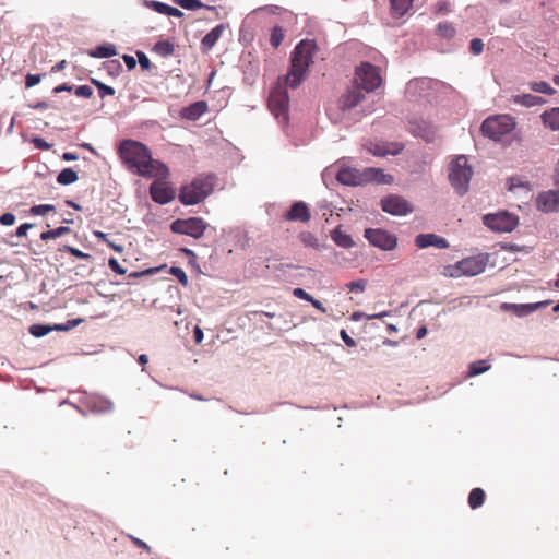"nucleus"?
<instances>
[{
    "label": "nucleus",
    "mask_w": 559,
    "mask_h": 559,
    "mask_svg": "<svg viewBox=\"0 0 559 559\" xmlns=\"http://www.w3.org/2000/svg\"><path fill=\"white\" fill-rule=\"evenodd\" d=\"M368 285V282L367 280L365 278H359L357 281H353V282H349L345 285V287L347 289H349L350 292H357V293H362L365 292L366 287Z\"/></svg>",
    "instance_id": "nucleus-44"
},
{
    "label": "nucleus",
    "mask_w": 559,
    "mask_h": 559,
    "mask_svg": "<svg viewBox=\"0 0 559 559\" xmlns=\"http://www.w3.org/2000/svg\"><path fill=\"white\" fill-rule=\"evenodd\" d=\"M552 180L555 186L559 187V160L556 163Z\"/></svg>",
    "instance_id": "nucleus-64"
},
{
    "label": "nucleus",
    "mask_w": 559,
    "mask_h": 559,
    "mask_svg": "<svg viewBox=\"0 0 559 559\" xmlns=\"http://www.w3.org/2000/svg\"><path fill=\"white\" fill-rule=\"evenodd\" d=\"M515 126V120L510 115H496L485 119L480 130L484 136L499 142L503 136L510 134Z\"/></svg>",
    "instance_id": "nucleus-7"
},
{
    "label": "nucleus",
    "mask_w": 559,
    "mask_h": 559,
    "mask_svg": "<svg viewBox=\"0 0 559 559\" xmlns=\"http://www.w3.org/2000/svg\"><path fill=\"white\" fill-rule=\"evenodd\" d=\"M150 195L154 202L165 205L176 198V192L168 182L155 180L150 186Z\"/></svg>",
    "instance_id": "nucleus-13"
},
{
    "label": "nucleus",
    "mask_w": 559,
    "mask_h": 559,
    "mask_svg": "<svg viewBox=\"0 0 559 559\" xmlns=\"http://www.w3.org/2000/svg\"><path fill=\"white\" fill-rule=\"evenodd\" d=\"M226 29L225 24H219L215 26L213 29H211L201 40V47L204 51L211 50L221 36L223 35V32Z\"/></svg>",
    "instance_id": "nucleus-22"
},
{
    "label": "nucleus",
    "mask_w": 559,
    "mask_h": 559,
    "mask_svg": "<svg viewBox=\"0 0 559 559\" xmlns=\"http://www.w3.org/2000/svg\"><path fill=\"white\" fill-rule=\"evenodd\" d=\"M293 295L299 299H302V300H306V301H310L312 296L310 294H308L305 289L302 288H295L293 290Z\"/></svg>",
    "instance_id": "nucleus-55"
},
{
    "label": "nucleus",
    "mask_w": 559,
    "mask_h": 559,
    "mask_svg": "<svg viewBox=\"0 0 559 559\" xmlns=\"http://www.w3.org/2000/svg\"><path fill=\"white\" fill-rule=\"evenodd\" d=\"M153 51L163 58H167L174 53L175 45L169 40H158L154 45Z\"/></svg>",
    "instance_id": "nucleus-30"
},
{
    "label": "nucleus",
    "mask_w": 559,
    "mask_h": 559,
    "mask_svg": "<svg viewBox=\"0 0 559 559\" xmlns=\"http://www.w3.org/2000/svg\"><path fill=\"white\" fill-rule=\"evenodd\" d=\"M542 119L546 127L554 131L559 130V107L545 111L542 115Z\"/></svg>",
    "instance_id": "nucleus-28"
},
{
    "label": "nucleus",
    "mask_w": 559,
    "mask_h": 559,
    "mask_svg": "<svg viewBox=\"0 0 559 559\" xmlns=\"http://www.w3.org/2000/svg\"><path fill=\"white\" fill-rule=\"evenodd\" d=\"M366 150L374 156L385 157L388 155H397L402 152L403 145L400 143L374 142L370 141L365 145Z\"/></svg>",
    "instance_id": "nucleus-17"
},
{
    "label": "nucleus",
    "mask_w": 559,
    "mask_h": 559,
    "mask_svg": "<svg viewBox=\"0 0 559 559\" xmlns=\"http://www.w3.org/2000/svg\"><path fill=\"white\" fill-rule=\"evenodd\" d=\"M136 57H138L140 67L143 70H150L151 69L152 63H151L150 59L147 58V56L143 51H136Z\"/></svg>",
    "instance_id": "nucleus-52"
},
{
    "label": "nucleus",
    "mask_w": 559,
    "mask_h": 559,
    "mask_svg": "<svg viewBox=\"0 0 559 559\" xmlns=\"http://www.w3.org/2000/svg\"><path fill=\"white\" fill-rule=\"evenodd\" d=\"M485 500V491L481 488H474L468 496V504L472 509H477L483 506Z\"/></svg>",
    "instance_id": "nucleus-33"
},
{
    "label": "nucleus",
    "mask_w": 559,
    "mask_h": 559,
    "mask_svg": "<svg viewBox=\"0 0 559 559\" xmlns=\"http://www.w3.org/2000/svg\"><path fill=\"white\" fill-rule=\"evenodd\" d=\"M78 158H79V156L72 152H64L62 154V159L66 162H73V160H76Z\"/></svg>",
    "instance_id": "nucleus-63"
},
{
    "label": "nucleus",
    "mask_w": 559,
    "mask_h": 559,
    "mask_svg": "<svg viewBox=\"0 0 559 559\" xmlns=\"http://www.w3.org/2000/svg\"><path fill=\"white\" fill-rule=\"evenodd\" d=\"M365 93L358 85L354 83L349 86L345 93L338 99V108L342 111H347L355 108L365 98Z\"/></svg>",
    "instance_id": "nucleus-15"
},
{
    "label": "nucleus",
    "mask_w": 559,
    "mask_h": 559,
    "mask_svg": "<svg viewBox=\"0 0 559 559\" xmlns=\"http://www.w3.org/2000/svg\"><path fill=\"white\" fill-rule=\"evenodd\" d=\"M364 237L371 246L383 251H392L397 246V238L381 228H367L365 229Z\"/></svg>",
    "instance_id": "nucleus-11"
},
{
    "label": "nucleus",
    "mask_w": 559,
    "mask_h": 559,
    "mask_svg": "<svg viewBox=\"0 0 559 559\" xmlns=\"http://www.w3.org/2000/svg\"><path fill=\"white\" fill-rule=\"evenodd\" d=\"M340 335H341V338L343 340V342L349 346V347H354L356 346V342L354 341V338H352L347 332L345 330H341L340 332Z\"/></svg>",
    "instance_id": "nucleus-57"
},
{
    "label": "nucleus",
    "mask_w": 559,
    "mask_h": 559,
    "mask_svg": "<svg viewBox=\"0 0 559 559\" xmlns=\"http://www.w3.org/2000/svg\"><path fill=\"white\" fill-rule=\"evenodd\" d=\"M311 302V305L317 308L318 310H320L321 312L325 313L326 312V309L325 307L323 306V304L318 300V299H314L313 297L311 298V300L309 301Z\"/></svg>",
    "instance_id": "nucleus-62"
},
{
    "label": "nucleus",
    "mask_w": 559,
    "mask_h": 559,
    "mask_svg": "<svg viewBox=\"0 0 559 559\" xmlns=\"http://www.w3.org/2000/svg\"><path fill=\"white\" fill-rule=\"evenodd\" d=\"M353 83L366 93L376 91L382 84L379 68L370 62H361L356 67Z\"/></svg>",
    "instance_id": "nucleus-8"
},
{
    "label": "nucleus",
    "mask_w": 559,
    "mask_h": 559,
    "mask_svg": "<svg viewBox=\"0 0 559 559\" xmlns=\"http://www.w3.org/2000/svg\"><path fill=\"white\" fill-rule=\"evenodd\" d=\"M289 86L285 79H278L271 87L269 94V109L281 124H287L289 110V96L286 87Z\"/></svg>",
    "instance_id": "nucleus-5"
},
{
    "label": "nucleus",
    "mask_w": 559,
    "mask_h": 559,
    "mask_svg": "<svg viewBox=\"0 0 559 559\" xmlns=\"http://www.w3.org/2000/svg\"><path fill=\"white\" fill-rule=\"evenodd\" d=\"M82 322H83V319H81V318L71 319V320H68L66 323L55 324V329H56V331H69L71 329L78 326Z\"/></svg>",
    "instance_id": "nucleus-46"
},
{
    "label": "nucleus",
    "mask_w": 559,
    "mask_h": 559,
    "mask_svg": "<svg viewBox=\"0 0 559 559\" xmlns=\"http://www.w3.org/2000/svg\"><path fill=\"white\" fill-rule=\"evenodd\" d=\"M142 4L145 8L151 9V10H153L159 14H164V15L168 14V11L170 8L169 4L157 1V0H142Z\"/></svg>",
    "instance_id": "nucleus-36"
},
{
    "label": "nucleus",
    "mask_w": 559,
    "mask_h": 559,
    "mask_svg": "<svg viewBox=\"0 0 559 559\" xmlns=\"http://www.w3.org/2000/svg\"><path fill=\"white\" fill-rule=\"evenodd\" d=\"M108 266L110 267L111 271H114L115 273L119 274V275H123L127 273V270L124 267H122L119 262L117 261V259L115 258H110L108 260Z\"/></svg>",
    "instance_id": "nucleus-51"
},
{
    "label": "nucleus",
    "mask_w": 559,
    "mask_h": 559,
    "mask_svg": "<svg viewBox=\"0 0 559 559\" xmlns=\"http://www.w3.org/2000/svg\"><path fill=\"white\" fill-rule=\"evenodd\" d=\"M415 245L425 249L428 247H436L439 249H447L450 247L448 240L443 237H440L436 234H419L415 237Z\"/></svg>",
    "instance_id": "nucleus-20"
},
{
    "label": "nucleus",
    "mask_w": 559,
    "mask_h": 559,
    "mask_svg": "<svg viewBox=\"0 0 559 559\" xmlns=\"http://www.w3.org/2000/svg\"><path fill=\"white\" fill-rule=\"evenodd\" d=\"M28 331L35 337H43V336L47 335L49 332L56 331V329H55V324L50 325V324L36 323V324L31 325Z\"/></svg>",
    "instance_id": "nucleus-39"
},
{
    "label": "nucleus",
    "mask_w": 559,
    "mask_h": 559,
    "mask_svg": "<svg viewBox=\"0 0 559 559\" xmlns=\"http://www.w3.org/2000/svg\"><path fill=\"white\" fill-rule=\"evenodd\" d=\"M383 212L393 216H405L413 212V205L403 197L390 194L381 199L380 202Z\"/></svg>",
    "instance_id": "nucleus-12"
},
{
    "label": "nucleus",
    "mask_w": 559,
    "mask_h": 559,
    "mask_svg": "<svg viewBox=\"0 0 559 559\" xmlns=\"http://www.w3.org/2000/svg\"><path fill=\"white\" fill-rule=\"evenodd\" d=\"M83 405L88 412L95 414H105L114 411V403L107 397L100 395H88L83 400Z\"/></svg>",
    "instance_id": "nucleus-19"
},
{
    "label": "nucleus",
    "mask_w": 559,
    "mask_h": 559,
    "mask_svg": "<svg viewBox=\"0 0 559 559\" xmlns=\"http://www.w3.org/2000/svg\"><path fill=\"white\" fill-rule=\"evenodd\" d=\"M91 82L98 88L100 98H104L106 96H112L115 94V90L111 86L106 85L105 83L96 79H92Z\"/></svg>",
    "instance_id": "nucleus-43"
},
{
    "label": "nucleus",
    "mask_w": 559,
    "mask_h": 559,
    "mask_svg": "<svg viewBox=\"0 0 559 559\" xmlns=\"http://www.w3.org/2000/svg\"><path fill=\"white\" fill-rule=\"evenodd\" d=\"M437 11H438V13H441V14H445V13L450 12L451 11L450 3L445 2V1L439 2Z\"/></svg>",
    "instance_id": "nucleus-59"
},
{
    "label": "nucleus",
    "mask_w": 559,
    "mask_h": 559,
    "mask_svg": "<svg viewBox=\"0 0 559 559\" xmlns=\"http://www.w3.org/2000/svg\"><path fill=\"white\" fill-rule=\"evenodd\" d=\"M55 210H56V207L52 204H38V205H33L29 209V214L33 216H44L48 212H53Z\"/></svg>",
    "instance_id": "nucleus-42"
},
{
    "label": "nucleus",
    "mask_w": 559,
    "mask_h": 559,
    "mask_svg": "<svg viewBox=\"0 0 559 559\" xmlns=\"http://www.w3.org/2000/svg\"><path fill=\"white\" fill-rule=\"evenodd\" d=\"M34 146L38 150H43V151H47V150H50L52 144L48 143L45 139L40 138V136H35L33 140H32Z\"/></svg>",
    "instance_id": "nucleus-50"
},
{
    "label": "nucleus",
    "mask_w": 559,
    "mask_h": 559,
    "mask_svg": "<svg viewBox=\"0 0 559 559\" xmlns=\"http://www.w3.org/2000/svg\"><path fill=\"white\" fill-rule=\"evenodd\" d=\"M310 210L304 201L294 202L289 211L285 214V219L290 222L306 223L310 219Z\"/></svg>",
    "instance_id": "nucleus-21"
},
{
    "label": "nucleus",
    "mask_w": 559,
    "mask_h": 559,
    "mask_svg": "<svg viewBox=\"0 0 559 559\" xmlns=\"http://www.w3.org/2000/svg\"><path fill=\"white\" fill-rule=\"evenodd\" d=\"M549 301H538L533 304H511V302H502L500 308L502 311L512 312L516 317L523 318L526 317L534 311L547 306Z\"/></svg>",
    "instance_id": "nucleus-18"
},
{
    "label": "nucleus",
    "mask_w": 559,
    "mask_h": 559,
    "mask_svg": "<svg viewBox=\"0 0 559 559\" xmlns=\"http://www.w3.org/2000/svg\"><path fill=\"white\" fill-rule=\"evenodd\" d=\"M473 177V168L465 155H459L449 164V181L459 195L467 193Z\"/></svg>",
    "instance_id": "nucleus-6"
},
{
    "label": "nucleus",
    "mask_w": 559,
    "mask_h": 559,
    "mask_svg": "<svg viewBox=\"0 0 559 559\" xmlns=\"http://www.w3.org/2000/svg\"><path fill=\"white\" fill-rule=\"evenodd\" d=\"M193 336H194L195 343H201L202 342V340H203V331L201 330V328H199V326L194 328Z\"/></svg>",
    "instance_id": "nucleus-61"
},
{
    "label": "nucleus",
    "mask_w": 559,
    "mask_h": 559,
    "mask_svg": "<svg viewBox=\"0 0 559 559\" xmlns=\"http://www.w3.org/2000/svg\"><path fill=\"white\" fill-rule=\"evenodd\" d=\"M61 251H67L69 253H71L72 255H74L75 258H79V259H84V260H90L92 259V255L88 254V253H85L74 247H71V246H63L61 249Z\"/></svg>",
    "instance_id": "nucleus-47"
},
{
    "label": "nucleus",
    "mask_w": 559,
    "mask_h": 559,
    "mask_svg": "<svg viewBox=\"0 0 559 559\" xmlns=\"http://www.w3.org/2000/svg\"><path fill=\"white\" fill-rule=\"evenodd\" d=\"M511 102L515 105H521L530 108L544 104L545 99L540 96H535L532 94H522L512 96Z\"/></svg>",
    "instance_id": "nucleus-25"
},
{
    "label": "nucleus",
    "mask_w": 559,
    "mask_h": 559,
    "mask_svg": "<svg viewBox=\"0 0 559 559\" xmlns=\"http://www.w3.org/2000/svg\"><path fill=\"white\" fill-rule=\"evenodd\" d=\"M336 180L344 186H364L368 183L391 185L394 178L383 169L367 167L364 169L342 167L336 174Z\"/></svg>",
    "instance_id": "nucleus-3"
},
{
    "label": "nucleus",
    "mask_w": 559,
    "mask_h": 559,
    "mask_svg": "<svg viewBox=\"0 0 559 559\" xmlns=\"http://www.w3.org/2000/svg\"><path fill=\"white\" fill-rule=\"evenodd\" d=\"M536 207L544 213L559 212V190L540 192L536 198Z\"/></svg>",
    "instance_id": "nucleus-16"
},
{
    "label": "nucleus",
    "mask_w": 559,
    "mask_h": 559,
    "mask_svg": "<svg viewBox=\"0 0 559 559\" xmlns=\"http://www.w3.org/2000/svg\"><path fill=\"white\" fill-rule=\"evenodd\" d=\"M490 369V365L487 362V360H477L474 362H471L468 366V377H476L479 376Z\"/></svg>",
    "instance_id": "nucleus-35"
},
{
    "label": "nucleus",
    "mask_w": 559,
    "mask_h": 559,
    "mask_svg": "<svg viewBox=\"0 0 559 559\" xmlns=\"http://www.w3.org/2000/svg\"><path fill=\"white\" fill-rule=\"evenodd\" d=\"M170 274L174 275L182 286H187L189 281L186 272L179 266H171L169 270Z\"/></svg>",
    "instance_id": "nucleus-45"
},
{
    "label": "nucleus",
    "mask_w": 559,
    "mask_h": 559,
    "mask_svg": "<svg viewBox=\"0 0 559 559\" xmlns=\"http://www.w3.org/2000/svg\"><path fill=\"white\" fill-rule=\"evenodd\" d=\"M316 45L312 40L304 39L296 45L290 55V67L284 76L292 88H296L302 82L305 74L312 62Z\"/></svg>",
    "instance_id": "nucleus-2"
},
{
    "label": "nucleus",
    "mask_w": 559,
    "mask_h": 559,
    "mask_svg": "<svg viewBox=\"0 0 559 559\" xmlns=\"http://www.w3.org/2000/svg\"><path fill=\"white\" fill-rule=\"evenodd\" d=\"M487 258L484 255L471 257L457 262V270L466 276H475L486 269Z\"/></svg>",
    "instance_id": "nucleus-14"
},
{
    "label": "nucleus",
    "mask_w": 559,
    "mask_h": 559,
    "mask_svg": "<svg viewBox=\"0 0 559 559\" xmlns=\"http://www.w3.org/2000/svg\"><path fill=\"white\" fill-rule=\"evenodd\" d=\"M41 80V75L40 74H31L28 73L25 78V86L27 88H31L35 85H37Z\"/></svg>",
    "instance_id": "nucleus-53"
},
{
    "label": "nucleus",
    "mask_w": 559,
    "mask_h": 559,
    "mask_svg": "<svg viewBox=\"0 0 559 559\" xmlns=\"http://www.w3.org/2000/svg\"><path fill=\"white\" fill-rule=\"evenodd\" d=\"M428 87V81L424 79H415L407 83L406 85V95L412 99L420 98L424 92Z\"/></svg>",
    "instance_id": "nucleus-24"
},
{
    "label": "nucleus",
    "mask_w": 559,
    "mask_h": 559,
    "mask_svg": "<svg viewBox=\"0 0 559 559\" xmlns=\"http://www.w3.org/2000/svg\"><path fill=\"white\" fill-rule=\"evenodd\" d=\"M78 179V173L72 168H64L57 176V182L61 186H69L74 183Z\"/></svg>",
    "instance_id": "nucleus-31"
},
{
    "label": "nucleus",
    "mask_w": 559,
    "mask_h": 559,
    "mask_svg": "<svg viewBox=\"0 0 559 559\" xmlns=\"http://www.w3.org/2000/svg\"><path fill=\"white\" fill-rule=\"evenodd\" d=\"M78 97L88 98L93 95V90L88 85H80L74 90Z\"/></svg>",
    "instance_id": "nucleus-49"
},
{
    "label": "nucleus",
    "mask_w": 559,
    "mask_h": 559,
    "mask_svg": "<svg viewBox=\"0 0 559 559\" xmlns=\"http://www.w3.org/2000/svg\"><path fill=\"white\" fill-rule=\"evenodd\" d=\"M69 233H70V228L68 226H60L55 229L43 231L40 234V239L44 241H47V240L59 238Z\"/></svg>",
    "instance_id": "nucleus-38"
},
{
    "label": "nucleus",
    "mask_w": 559,
    "mask_h": 559,
    "mask_svg": "<svg viewBox=\"0 0 559 559\" xmlns=\"http://www.w3.org/2000/svg\"><path fill=\"white\" fill-rule=\"evenodd\" d=\"M531 88L534 92L543 93V94H546V95H554L556 93L555 88H552L545 81L532 82L531 83Z\"/></svg>",
    "instance_id": "nucleus-41"
},
{
    "label": "nucleus",
    "mask_w": 559,
    "mask_h": 559,
    "mask_svg": "<svg viewBox=\"0 0 559 559\" xmlns=\"http://www.w3.org/2000/svg\"><path fill=\"white\" fill-rule=\"evenodd\" d=\"M331 239L341 248L349 249L354 247L355 242L352 237L342 231L341 226L335 227L331 234Z\"/></svg>",
    "instance_id": "nucleus-26"
},
{
    "label": "nucleus",
    "mask_w": 559,
    "mask_h": 559,
    "mask_svg": "<svg viewBox=\"0 0 559 559\" xmlns=\"http://www.w3.org/2000/svg\"><path fill=\"white\" fill-rule=\"evenodd\" d=\"M469 50L473 55H480L484 50V43L480 38H474L469 43Z\"/></svg>",
    "instance_id": "nucleus-48"
},
{
    "label": "nucleus",
    "mask_w": 559,
    "mask_h": 559,
    "mask_svg": "<svg viewBox=\"0 0 559 559\" xmlns=\"http://www.w3.org/2000/svg\"><path fill=\"white\" fill-rule=\"evenodd\" d=\"M299 239L306 247H310V248H313L317 250L322 249V246H321L319 239L317 238V236L310 231H302L299 235Z\"/></svg>",
    "instance_id": "nucleus-34"
},
{
    "label": "nucleus",
    "mask_w": 559,
    "mask_h": 559,
    "mask_svg": "<svg viewBox=\"0 0 559 559\" xmlns=\"http://www.w3.org/2000/svg\"><path fill=\"white\" fill-rule=\"evenodd\" d=\"M484 225L497 233H511L518 226V217L508 213L499 212L487 214L483 217Z\"/></svg>",
    "instance_id": "nucleus-10"
},
{
    "label": "nucleus",
    "mask_w": 559,
    "mask_h": 559,
    "mask_svg": "<svg viewBox=\"0 0 559 559\" xmlns=\"http://www.w3.org/2000/svg\"><path fill=\"white\" fill-rule=\"evenodd\" d=\"M33 227H34V224H32V223H24V224H21V225L17 227V229H16V231H15V235H16L17 237H20V238L25 237V236L27 235V231H28L29 229H32Z\"/></svg>",
    "instance_id": "nucleus-54"
},
{
    "label": "nucleus",
    "mask_w": 559,
    "mask_h": 559,
    "mask_svg": "<svg viewBox=\"0 0 559 559\" xmlns=\"http://www.w3.org/2000/svg\"><path fill=\"white\" fill-rule=\"evenodd\" d=\"M119 156L123 164L145 178H167L168 167L159 160L153 159L146 145L134 140H123L119 145Z\"/></svg>",
    "instance_id": "nucleus-1"
},
{
    "label": "nucleus",
    "mask_w": 559,
    "mask_h": 559,
    "mask_svg": "<svg viewBox=\"0 0 559 559\" xmlns=\"http://www.w3.org/2000/svg\"><path fill=\"white\" fill-rule=\"evenodd\" d=\"M130 538L132 539V542H133L138 547L143 548V549H145V550H147V551H150V550H151L150 546H148L145 542H143V540H141V539H139V538H136V537H133V536H130Z\"/></svg>",
    "instance_id": "nucleus-60"
},
{
    "label": "nucleus",
    "mask_w": 559,
    "mask_h": 559,
    "mask_svg": "<svg viewBox=\"0 0 559 559\" xmlns=\"http://www.w3.org/2000/svg\"><path fill=\"white\" fill-rule=\"evenodd\" d=\"M174 3L178 4L185 10L193 11L197 9L205 8L207 10H215V7L206 5L200 0H173Z\"/></svg>",
    "instance_id": "nucleus-32"
},
{
    "label": "nucleus",
    "mask_w": 559,
    "mask_h": 559,
    "mask_svg": "<svg viewBox=\"0 0 559 559\" xmlns=\"http://www.w3.org/2000/svg\"><path fill=\"white\" fill-rule=\"evenodd\" d=\"M437 34L445 39H451L455 36L456 31L450 22L444 21L438 24Z\"/></svg>",
    "instance_id": "nucleus-37"
},
{
    "label": "nucleus",
    "mask_w": 559,
    "mask_h": 559,
    "mask_svg": "<svg viewBox=\"0 0 559 559\" xmlns=\"http://www.w3.org/2000/svg\"><path fill=\"white\" fill-rule=\"evenodd\" d=\"M207 110L205 102H195L181 111V116L187 120H198Z\"/></svg>",
    "instance_id": "nucleus-23"
},
{
    "label": "nucleus",
    "mask_w": 559,
    "mask_h": 559,
    "mask_svg": "<svg viewBox=\"0 0 559 559\" xmlns=\"http://www.w3.org/2000/svg\"><path fill=\"white\" fill-rule=\"evenodd\" d=\"M284 36H285V32L283 29L282 26H274L271 31V36H270V44L273 48H277L283 39H284Z\"/></svg>",
    "instance_id": "nucleus-40"
},
{
    "label": "nucleus",
    "mask_w": 559,
    "mask_h": 559,
    "mask_svg": "<svg viewBox=\"0 0 559 559\" xmlns=\"http://www.w3.org/2000/svg\"><path fill=\"white\" fill-rule=\"evenodd\" d=\"M206 223L201 217L178 218L170 224V230L178 235H187L194 239L203 236Z\"/></svg>",
    "instance_id": "nucleus-9"
},
{
    "label": "nucleus",
    "mask_w": 559,
    "mask_h": 559,
    "mask_svg": "<svg viewBox=\"0 0 559 559\" xmlns=\"http://www.w3.org/2000/svg\"><path fill=\"white\" fill-rule=\"evenodd\" d=\"M122 60L124 61L128 70H133L136 67V60L132 56L123 55Z\"/></svg>",
    "instance_id": "nucleus-58"
},
{
    "label": "nucleus",
    "mask_w": 559,
    "mask_h": 559,
    "mask_svg": "<svg viewBox=\"0 0 559 559\" xmlns=\"http://www.w3.org/2000/svg\"><path fill=\"white\" fill-rule=\"evenodd\" d=\"M117 48L112 44H104L97 46L95 49L90 51V56L93 58L105 59L116 56Z\"/></svg>",
    "instance_id": "nucleus-27"
},
{
    "label": "nucleus",
    "mask_w": 559,
    "mask_h": 559,
    "mask_svg": "<svg viewBox=\"0 0 559 559\" xmlns=\"http://www.w3.org/2000/svg\"><path fill=\"white\" fill-rule=\"evenodd\" d=\"M213 189V176H199L180 188L178 199L183 205H195L204 201Z\"/></svg>",
    "instance_id": "nucleus-4"
},
{
    "label": "nucleus",
    "mask_w": 559,
    "mask_h": 559,
    "mask_svg": "<svg viewBox=\"0 0 559 559\" xmlns=\"http://www.w3.org/2000/svg\"><path fill=\"white\" fill-rule=\"evenodd\" d=\"M414 0H391V11L396 17L403 16L412 7Z\"/></svg>",
    "instance_id": "nucleus-29"
},
{
    "label": "nucleus",
    "mask_w": 559,
    "mask_h": 559,
    "mask_svg": "<svg viewBox=\"0 0 559 559\" xmlns=\"http://www.w3.org/2000/svg\"><path fill=\"white\" fill-rule=\"evenodd\" d=\"M15 222V216L12 213H4L0 216V223L4 226H11Z\"/></svg>",
    "instance_id": "nucleus-56"
}]
</instances>
